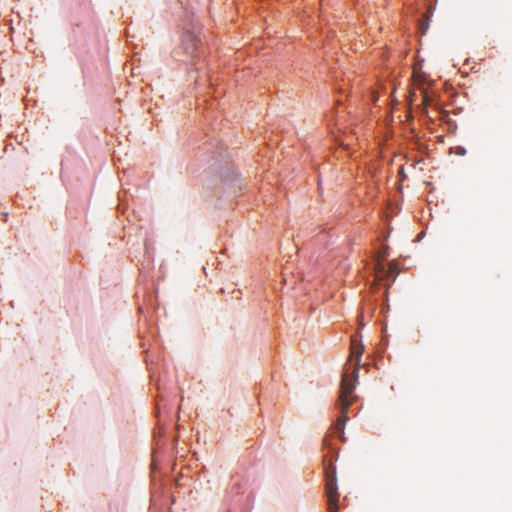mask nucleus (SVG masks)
Returning <instances> with one entry per match:
<instances>
[{
    "label": "nucleus",
    "mask_w": 512,
    "mask_h": 512,
    "mask_svg": "<svg viewBox=\"0 0 512 512\" xmlns=\"http://www.w3.org/2000/svg\"><path fill=\"white\" fill-rule=\"evenodd\" d=\"M354 381L355 380H349L346 375H344L342 378L339 393V408L341 415L337 418L336 423L333 424L332 427L337 432H340V438L343 442L346 441L344 436V427L348 419L347 414L351 404L356 399V397L352 395L355 390Z\"/></svg>",
    "instance_id": "f257e3e1"
},
{
    "label": "nucleus",
    "mask_w": 512,
    "mask_h": 512,
    "mask_svg": "<svg viewBox=\"0 0 512 512\" xmlns=\"http://www.w3.org/2000/svg\"><path fill=\"white\" fill-rule=\"evenodd\" d=\"M200 27L193 26L192 30L185 29L181 45L173 51V57L179 61L193 58L199 48Z\"/></svg>",
    "instance_id": "f03ea898"
},
{
    "label": "nucleus",
    "mask_w": 512,
    "mask_h": 512,
    "mask_svg": "<svg viewBox=\"0 0 512 512\" xmlns=\"http://www.w3.org/2000/svg\"><path fill=\"white\" fill-rule=\"evenodd\" d=\"M325 487L329 512H339L336 468L332 463L325 466Z\"/></svg>",
    "instance_id": "7ed1b4c3"
},
{
    "label": "nucleus",
    "mask_w": 512,
    "mask_h": 512,
    "mask_svg": "<svg viewBox=\"0 0 512 512\" xmlns=\"http://www.w3.org/2000/svg\"><path fill=\"white\" fill-rule=\"evenodd\" d=\"M364 347L363 345L357 341L355 337L351 339V347H350V358L355 359L356 363L352 371L353 377L356 379L358 377L359 372V364L361 361V356L363 354Z\"/></svg>",
    "instance_id": "20e7f679"
},
{
    "label": "nucleus",
    "mask_w": 512,
    "mask_h": 512,
    "mask_svg": "<svg viewBox=\"0 0 512 512\" xmlns=\"http://www.w3.org/2000/svg\"><path fill=\"white\" fill-rule=\"evenodd\" d=\"M412 77H413V80H414V83L417 85V86H421L422 84L426 83L427 81V77H426V74L425 72L423 71L422 69V64L421 62H416L414 65H413V73H412Z\"/></svg>",
    "instance_id": "39448f33"
},
{
    "label": "nucleus",
    "mask_w": 512,
    "mask_h": 512,
    "mask_svg": "<svg viewBox=\"0 0 512 512\" xmlns=\"http://www.w3.org/2000/svg\"><path fill=\"white\" fill-rule=\"evenodd\" d=\"M376 270L378 272H381L383 274H386L387 276H391V275H394L397 271V264L392 261L389 263L388 265V269L386 270L384 265L382 263H378L377 266H376Z\"/></svg>",
    "instance_id": "423d86ee"
},
{
    "label": "nucleus",
    "mask_w": 512,
    "mask_h": 512,
    "mask_svg": "<svg viewBox=\"0 0 512 512\" xmlns=\"http://www.w3.org/2000/svg\"><path fill=\"white\" fill-rule=\"evenodd\" d=\"M323 445L325 447H329L330 446V442H329V438L328 436H325L324 439H323Z\"/></svg>",
    "instance_id": "0eeeda50"
},
{
    "label": "nucleus",
    "mask_w": 512,
    "mask_h": 512,
    "mask_svg": "<svg viewBox=\"0 0 512 512\" xmlns=\"http://www.w3.org/2000/svg\"><path fill=\"white\" fill-rule=\"evenodd\" d=\"M428 27V24H426L425 26L422 27V33H425V30L427 29Z\"/></svg>",
    "instance_id": "6e6552de"
},
{
    "label": "nucleus",
    "mask_w": 512,
    "mask_h": 512,
    "mask_svg": "<svg viewBox=\"0 0 512 512\" xmlns=\"http://www.w3.org/2000/svg\"><path fill=\"white\" fill-rule=\"evenodd\" d=\"M424 101L426 102L427 101V95L424 94Z\"/></svg>",
    "instance_id": "1a4fd4ad"
},
{
    "label": "nucleus",
    "mask_w": 512,
    "mask_h": 512,
    "mask_svg": "<svg viewBox=\"0 0 512 512\" xmlns=\"http://www.w3.org/2000/svg\"><path fill=\"white\" fill-rule=\"evenodd\" d=\"M379 257H381L382 259L385 258V254L383 253L382 255H380Z\"/></svg>",
    "instance_id": "9d476101"
}]
</instances>
